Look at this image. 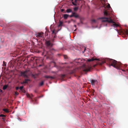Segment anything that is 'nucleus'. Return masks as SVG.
<instances>
[{
	"label": "nucleus",
	"instance_id": "f257e3e1",
	"mask_svg": "<svg viewBox=\"0 0 128 128\" xmlns=\"http://www.w3.org/2000/svg\"><path fill=\"white\" fill-rule=\"evenodd\" d=\"M105 62H108L109 64V66H112L118 69H119L121 67L120 63L114 60L106 58L102 61H100L99 63L100 65L103 64Z\"/></svg>",
	"mask_w": 128,
	"mask_h": 128
},
{
	"label": "nucleus",
	"instance_id": "f03ea898",
	"mask_svg": "<svg viewBox=\"0 0 128 128\" xmlns=\"http://www.w3.org/2000/svg\"><path fill=\"white\" fill-rule=\"evenodd\" d=\"M100 19L102 20V22H108V23H112V25H111L112 26H113L115 28L119 26L118 24L114 22L110 18L102 17L100 18Z\"/></svg>",
	"mask_w": 128,
	"mask_h": 128
},
{
	"label": "nucleus",
	"instance_id": "7ed1b4c3",
	"mask_svg": "<svg viewBox=\"0 0 128 128\" xmlns=\"http://www.w3.org/2000/svg\"><path fill=\"white\" fill-rule=\"evenodd\" d=\"M84 68L83 70L85 72H87L90 70L91 69V67L88 66H86L85 64H84L83 66Z\"/></svg>",
	"mask_w": 128,
	"mask_h": 128
},
{
	"label": "nucleus",
	"instance_id": "20e7f679",
	"mask_svg": "<svg viewBox=\"0 0 128 128\" xmlns=\"http://www.w3.org/2000/svg\"><path fill=\"white\" fill-rule=\"evenodd\" d=\"M28 71L26 70L24 72H20V76H23L24 78H28V76L27 75Z\"/></svg>",
	"mask_w": 128,
	"mask_h": 128
},
{
	"label": "nucleus",
	"instance_id": "39448f33",
	"mask_svg": "<svg viewBox=\"0 0 128 128\" xmlns=\"http://www.w3.org/2000/svg\"><path fill=\"white\" fill-rule=\"evenodd\" d=\"M45 44L47 47H51L53 45V44L50 42V40L46 41L45 42Z\"/></svg>",
	"mask_w": 128,
	"mask_h": 128
},
{
	"label": "nucleus",
	"instance_id": "423d86ee",
	"mask_svg": "<svg viewBox=\"0 0 128 128\" xmlns=\"http://www.w3.org/2000/svg\"><path fill=\"white\" fill-rule=\"evenodd\" d=\"M72 2L73 5L76 6L77 4H79L80 2V0H71Z\"/></svg>",
	"mask_w": 128,
	"mask_h": 128
},
{
	"label": "nucleus",
	"instance_id": "0eeeda50",
	"mask_svg": "<svg viewBox=\"0 0 128 128\" xmlns=\"http://www.w3.org/2000/svg\"><path fill=\"white\" fill-rule=\"evenodd\" d=\"M43 35L44 33L42 32L36 34L35 35L37 38H42L43 37Z\"/></svg>",
	"mask_w": 128,
	"mask_h": 128
},
{
	"label": "nucleus",
	"instance_id": "6e6552de",
	"mask_svg": "<svg viewBox=\"0 0 128 128\" xmlns=\"http://www.w3.org/2000/svg\"><path fill=\"white\" fill-rule=\"evenodd\" d=\"M122 33L123 34L128 35V30L126 29L123 31H121Z\"/></svg>",
	"mask_w": 128,
	"mask_h": 128
},
{
	"label": "nucleus",
	"instance_id": "1a4fd4ad",
	"mask_svg": "<svg viewBox=\"0 0 128 128\" xmlns=\"http://www.w3.org/2000/svg\"><path fill=\"white\" fill-rule=\"evenodd\" d=\"M74 17L75 18H80V17L79 15L76 12H74Z\"/></svg>",
	"mask_w": 128,
	"mask_h": 128
},
{
	"label": "nucleus",
	"instance_id": "9d476101",
	"mask_svg": "<svg viewBox=\"0 0 128 128\" xmlns=\"http://www.w3.org/2000/svg\"><path fill=\"white\" fill-rule=\"evenodd\" d=\"M49 52L46 51L45 50H44V52H42V54L45 56H48L49 55Z\"/></svg>",
	"mask_w": 128,
	"mask_h": 128
},
{
	"label": "nucleus",
	"instance_id": "9b49d317",
	"mask_svg": "<svg viewBox=\"0 0 128 128\" xmlns=\"http://www.w3.org/2000/svg\"><path fill=\"white\" fill-rule=\"evenodd\" d=\"M97 82V81L96 80H91L90 82L92 86L94 85L95 83Z\"/></svg>",
	"mask_w": 128,
	"mask_h": 128
},
{
	"label": "nucleus",
	"instance_id": "f8f14e48",
	"mask_svg": "<svg viewBox=\"0 0 128 128\" xmlns=\"http://www.w3.org/2000/svg\"><path fill=\"white\" fill-rule=\"evenodd\" d=\"M98 59L96 58H92L91 59H89L88 60V62L93 61L94 60H98Z\"/></svg>",
	"mask_w": 128,
	"mask_h": 128
},
{
	"label": "nucleus",
	"instance_id": "ddd939ff",
	"mask_svg": "<svg viewBox=\"0 0 128 128\" xmlns=\"http://www.w3.org/2000/svg\"><path fill=\"white\" fill-rule=\"evenodd\" d=\"M44 77L46 78H50L51 79L54 78V77L50 76H45Z\"/></svg>",
	"mask_w": 128,
	"mask_h": 128
},
{
	"label": "nucleus",
	"instance_id": "4468645a",
	"mask_svg": "<svg viewBox=\"0 0 128 128\" xmlns=\"http://www.w3.org/2000/svg\"><path fill=\"white\" fill-rule=\"evenodd\" d=\"M26 96L28 98H29L31 99L32 102H33V100H32V98L30 95V94H28L27 93L26 94Z\"/></svg>",
	"mask_w": 128,
	"mask_h": 128
},
{
	"label": "nucleus",
	"instance_id": "2eb2a0df",
	"mask_svg": "<svg viewBox=\"0 0 128 128\" xmlns=\"http://www.w3.org/2000/svg\"><path fill=\"white\" fill-rule=\"evenodd\" d=\"M2 110L6 113H8L9 112L8 110L6 108H3L2 109Z\"/></svg>",
	"mask_w": 128,
	"mask_h": 128
},
{
	"label": "nucleus",
	"instance_id": "dca6fc26",
	"mask_svg": "<svg viewBox=\"0 0 128 128\" xmlns=\"http://www.w3.org/2000/svg\"><path fill=\"white\" fill-rule=\"evenodd\" d=\"M68 15L67 14H64V18L65 19H66L67 18L68 16Z\"/></svg>",
	"mask_w": 128,
	"mask_h": 128
},
{
	"label": "nucleus",
	"instance_id": "f3484780",
	"mask_svg": "<svg viewBox=\"0 0 128 128\" xmlns=\"http://www.w3.org/2000/svg\"><path fill=\"white\" fill-rule=\"evenodd\" d=\"M0 117H3V118H2V119L3 120H4L5 119L4 117H5L6 116L3 114H0Z\"/></svg>",
	"mask_w": 128,
	"mask_h": 128
},
{
	"label": "nucleus",
	"instance_id": "a211bd4d",
	"mask_svg": "<svg viewBox=\"0 0 128 128\" xmlns=\"http://www.w3.org/2000/svg\"><path fill=\"white\" fill-rule=\"evenodd\" d=\"M72 10L71 9H68L66 10V12L67 13H69L72 12Z\"/></svg>",
	"mask_w": 128,
	"mask_h": 128
},
{
	"label": "nucleus",
	"instance_id": "6ab92c4d",
	"mask_svg": "<svg viewBox=\"0 0 128 128\" xmlns=\"http://www.w3.org/2000/svg\"><path fill=\"white\" fill-rule=\"evenodd\" d=\"M30 80L28 79H25L24 80V83H25L26 84L27 83H28V81H30Z\"/></svg>",
	"mask_w": 128,
	"mask_h": 128
},
{
	"label": "nucleus",
	"instance_id": "aec40b11",
	"mask_svg": "<svg viewBox=\"0 0 128 128\" xmlns=\"http://www.w3.org/2000/svg\"><path fill=\"white\" fill-rule=\"evenodd\" d=\"M44 84V82L43 81L42 82H41L40 83L39 85L40 86H42Z\"/></svg>",
	"mask_w": 128,
	"mask_h": 128
},
{
	"label": "nucleus",
	"instance_id": "412c9836",
	"mask_svg": "<svg viewBox=\"0 0 128 128\" xmlns=\"http://www.w3.org/2000/svg\"><path fill=\"white\" fill-rule=\"evenodd\" d=\"M104 14L106 16L108 15V13L106 11H105L104 12Z\"/></svg>",
	"mask_w": 128,
	"mask_h": 128
},
{
	"label": "nucleus",
	"instance_id": "4be33fe9",
	"mask_svg": "<svg viewBox=\"0 0 128 128\" xmlns=\"http://www.w3.org/2000/svg\"><path fill=\"white\" fill-rule=\"evenodd\" d=\"M7 87L8 86L6 85H5L4 86L3 88V90H5L7 88Z\"/></svg>",
	"mask_w": 128,
	"mask_h": 128
},
{
	"label": "nucleus",
	"instance_id": "5701e85b",
	"mask_svg": "<svg viewBox=\"0 0 128 128\" xmlns=\"http://www.w3.org/2000/svg\"><path fill=\"white\" fill-rule=\"evenodd\" d=\"M2 65L3 66H6V63L4 61Z\"/></svg>",
	"mask_w": 128,
	"mask_h": 128
},
{
	"label": "nucleus",
	"instance_id": "b1692460",
	"mask_svg": "<svg viewBox=\"0 0 128 128\" xmlns=\"http://www.w3.org/2000/svg\"><path fill=\"white\" fill-rule=\"evenodd\" d=\"M78 8L77 7H75L74 8V10L75 11H77L78 10Z\"/></svg>",
	"mask_w": 128,
	"mask_h": 128
},
{
	"label": "nucleus",
	"instance_id": "393cba45",
	"mask_svg": "<svg viewBox=\"0 0 128 128\" xmlns=\"http://www.w3.org/2000/svg\"><path fill=\"white\" fill-rule=\"evenodd\" d=\"M19 94V93L17 92H15L14 93V95L16 96L18 95Z\"/></svg>",
	"mask_w": 128,
	"mask_h": 128
},
{
	"label": "nucleus",
	"instance_id": "a878e982",
	"mask_svg": "<svg viewBox=\"0 0 128 128\" xmlns=\"http://www.w3.org/2000/svg\"><path fill=\"white\" fill-rule=\"evenodd\" d=\"M92 23H95L96 22V21L95 20H92Z\"/></svg>",
	"mask_w": 128,
	"mask_h": 128
},
{
	"label": "nucleus",
	"instance_id": "bb28decb",
	"mask_svg": "<svg viewBox=\"0 0 128 128\" xmlns=\"http://www.w3.org/2000/svg\"><path fill=\"white\" fill-rule=\"evenodd\" d=\"M23 87H23V86H20V87L19 88H20V90H23Z\"/></svg>",
	"mask_w": 128,
	"mask_h": 128
},
{
	"label": "nucleus",
	"instance_id": "cd10ccee",
	"mask_svg": "<svg viewBox=\"0 0 128 128\" xmlns=\"http://www.w3.org/2000/svg\"><path fill=\"white\" fill-rule=\"evenodd\" d=\"M94 90H92V94L94 95Z\"/></svg>",
	"mask_w": 128,
	"mask_h": 128
},
{
	"label": "nucleus",
	"instance_id": "c85d7f7f",
	"mask_svg": "<svg viewBox=\"0 0 128 128\" xmlns=\"http://www.w3.org/2000/svg\"><path fill=\"white\" fill-rule=\"evenodd\" d=\"M74 12H72V14L70 16V17L71 18L74 17Z\"/></svg>",
	"mask_w": 128,
	"mask_h": 128
},
{
	"label": "nucleus",
	"instance_id": "c756f323",
	"mask_svg": "<svg viewBox=\"0 0 128 128\" xmlns=\"http://www.w3.org/2000/svg\"><path fill=\"white\" fill-rule=\"evenodd\" d=\"M38 74H32V76H38Z\"/></svg>",
	"mask_w": 128,
	"mask_h": 128
},
{
	"label": "nucleus",
	"instance_id": "7c9ffc66",
	"mask_svg": "<svg viewBox=\"0 0 128 128\" xmlns=\"http://www.w3.org/2000/svg\"><path fill=\"white\" fill-rule=\"evenodd\" d=\"M22 91L23 93H25L26 92V91L24 90H22Z\"/></svg>",
	"mask_w": 128,
	"mask_h": 128
},
{
	"label": "nucleus",
	"instance_id": "2f4dec72",
	"mask_svg": "<svg viewBox=\"0 0 128 128\" xmlns=\"http://www.w3.org/2000/svg\"><path fill=\"white\" fill-rule=\"evenodd\" d=\"M65 76V75H62V76H61V77L62 78H64Z\"/></svg>",
	"mask_w": 128,
	"mask_h": 128
},
{
	"label": "nucleus",
	"instance_id": "473e14b6",
	"mask_svg": "<svg viewBox=\"0 0 128 128\" xmlns=\"http://www.w3.org/2000/svg\"><path fill=\"white\" fill-rule=\"evenodd\" d=\"M18 87H16V90H18L19 89Z\"/></svg>",
	"mask_w": 128,
	"mask_h": 128
},
{
	"label": "nucleus",
	"instance_id": "72a5a7b5",
	"mask_svg": "<svg viewBox=\"0 0 128 128\" xmlns=\"http://www.w3.org/2000/svg\"><path fill=\"white\" fill-rule=\"evenodd\" d=\"M64 58L65 59H66L67 58V56H64Z\"/></svg>",
	"mask_w": 128,
	"mask_h": 128
},
{
	"label": "nucleus",
	"instance_id": "f704fd0d",
	"mask_svg": "<svg viewBox=\"0 0 128 128\" xmlns=\"http://www.w3.org/2000/svg\"><path fill=\"white\" fill-rule=\"evenodd\" d=\"M32 100H33V102L34 101L35 102H36V98H34V99H32Z\"/></svg>",
	"mask_w": 128,
	"mask_h": 128
},
{
	"label": "nucleus",
	"instance_id": "c9c22d12",
	"mask_svg": "<svg viewBox=\"0 0 128 128\" xmlns=\"http://www.w3.org/2000/svg\"><path fill=\"white\" fill-rule=\"evenodd\" d=\"M107 7H108V8H110V5L109 4H108V5Z\"/></svg>",
	"mask_w": 128,
	"mask_h": 128
},
{
	"label": "nucleus",
	"instance_id": "e433bc0d",
	"mask_svg": "<svg viewBox=\"0 0 128 128\" xmlns=\"http://www.w3.org/2000/svg\"><path fill=\"white\" fill-rule=\"evenodd\" d=\"M61 11L62 12H63L64 10V9H62L61 10Z\"/></svg>",
	"mask_w": 128,
	"mask_h": 128
},
{
	"label": "nucleus",
	"instance_id": "4c0bfd02",
	"mask_svg": "<svg viewBox=\"0 0 128 128\" xmlns=\"http://www.w3.org/2000/svg\"><path fill=\"white\" fill-rule=\"evenodd\" d=\"M54 30H53L52 31V34H54Z\"/></svg>",
	"mask_w": 128,
	"mask_h": 128
},
{
	"label": "nucleus",
	"instance_id": "58836bf2",
	"mask_svg": "<svg viewBox=\"0 0 128 128\" xmlns=\"http://www.w3.org/2000/svg\"><path fill=\"white\" fill-rule=\"evenodd\" d=\"M21 84H26L25 83H24V81L21 83Z\"/></svg>",
	"mask_w": 128,
	"mask_h": 128
},
{
	"label": "nucleus",
	"instance_id": "ea45409f",
	"mask_svg": "<svg viewBox=\"0 0 128 128\" xmlns=\"http://www.w3.org/2000/svg\"><path fill=\"white\" fill-rule=\"evenodd\" d=\"M30 96H31V97H32H32H33L34 96L32 94H31Z\"/></svg>",
	"mask_w": 128,
	"mask_h": 128
},
{
	"label": "nucleus",
	"instance_id": "a19ab883",
	"mask_svg": "<svg viewBox=\"0 0 128 128\" xmlns=\"http://www.w3.org/2000/svg\"><path fill=\"white\" fill-rule=\"evenodd\" d=\"M54 39H53L52 40V42H53L54 41Z\"/></svg>",
	"mask_w": 128,
	"mask_h": 128
},
{
	"label": "nucleus",
	"instance_id": "79ce46f5",
	"mask_svg": "<svg viewBox=\"0 0 128 128\" xmlns=\"http://www.w3.org/2000/svg\"><path fill=\"white\" fill-rule=\"evenodd\" d=\"M74 27H75V28H76V25H74Z\"/></svg>",
	"mask_w": 128,
	"mask_h": 128
},
{
	"label": "nucleus",
	"instance_id": "37998d69",
	"mask_svg": "<svg viewBox=\"0 0 128 128\" xmlns=\"http://www.w3.org/2000/svg\"><path fill=\"white\" fill-rule=\"evenodd\" d=\"M62 24V22H60V24Z\"/></svg>",
	"mask_w": 128,
	"mask_h": 128
},
{
	"label": "nucleus",
	"instance_id": "c03bdc74",
	"mask_svg": "<svg viewBox=\"0 0 128 128\" xmlns=\"http://www.w3.org/2000/svg\"><path fill=\"white\" fill-rule=\"evenodd\" d=\"M55 37H56V36H54V38H55Z\"/></svg>",
	"mask_w": 128,
	"mask_h": 128
},
{
	"label": "nucleus",
	"instance_id": "a18cd8bd",
	"mask_svg": "<svg viewBox=\"0 0 128 128\" xmlns=\"http://www.w3.org/2000/svg\"><path fill=\"white\" fill-rule=\"evenodd\" d=\"M76 30H74V31H75Z\"/></svg>",
	"mask_w": 128,
	"mask_h": 128
}]
</instances>
